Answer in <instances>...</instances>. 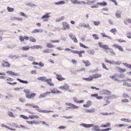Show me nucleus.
Segmentation results:
<instances>
[{
	"mask_svg": "<svg viewBox=\"0 0 131 131\" xmlns=\"http://www.w3.org/2000/svg\"><path fill=\"white\" fill-rule=\"evenodd\" d=\"M77 99L76 97H74L73 100V101H74L76 103H83L84 101L83 100H80L79 101H77L76 100H77Z\"/></svg>",
	"mask_w": 131,
	"mask_h": 131,
	"instance_id": "aec40b11",
	"label": "nucleus"
},
{
	"mask_svg": "<svg viewBox=\"0 0 131 131\" xmlns=\"http://www.w3.org/2000/svg\"><path fill=\"white\" fill-rule=\"evenodd\" d=\"M56 79L59 81H62L64 80L65 79L62 77V76L61 74H56Z\"/></svg>",
	"mask_w": 131,
	"mask_h": 131,
	"instance_id": "423d86ee",
	"label": "nucleus"
},
{
	"mask_svg": "<svg viewBox=\"0 0 131 131\" xmlns=\"http://www.w3.org/2000/svg\"><path fill=\"white\" fill-rule=\"evenodd\" d=\"M110 32L113 33L114 34L116 35L117 32V31L115 28H114L111 30Z\"/></svg>",
	"mask_w": 131,
	"mask_h": 131,
	"instance_id": "f704fd0d",
	"label": "nucleus"
},
{
	"mask_svg": "<svg viewBox=\"0 0 131 131\" xmlns=\"http://www.w3.org/2000/svg\"><path fill=\"white\" fill-rule=\"evenodd\" d=\"M28 60L30 61H33L35 60V59L32 56H30L28 57Z\"/></svg>",
	"mask_w": 131,
	"mask_h": 131,
	"instance_id": "c85d7f7f",
	"label": "nucleus"
},
{
	"mask_svg": "<svg viewBox=\"0 0 131 131\" xmlns=\"http://www.w3.org/2000/svg\"><path fill=\"white\" fill-rule=\"evenodd\" d=\"M20 116L23 119H26V120H28L29 118V117H28L26 115H20Z\"/></svg>",
	"mask_w": 131,
	"mask_h": 131,
	"instance_id": "2f4dec72",
	"label": "nucleus"
},
{
	"mask_svg": "<svg viewBox=\"0 0 131 131\" xmlns=\"http://www.w3.org/2000/svg\"><path fill=\"white\" fill-rule=\"evenodd\" d=\"M43 31V30L42 29H35L34 30L32 31V32L33 33H36L41 32Z\"/></svg>",
	"mask_w": 131,
	"mask_h": 131,
	"instance_id": "4468645a",
	"label": "nucleus"
},
{
	"mask_svg": "<svg viewBox=\"0 0 131 131\" xmlns=\"http://www.w3.org/2000/svg\"><path fill=\"white\" fill-rule=\"evenodd\" d=\"M93 24L95 26H97L99 25L100 23V22L99 21H92Z\"/></svg>",
	"mask_w": 131,
	"mask_h": 131,
	"instance_id": "37998d69",
	"label": "nucleus"
},
{
	"mask_svg": "<svg viewBox=\"0 0 131 131\" xmlns=\"http://www.w3.org/2000/svg\"><path fill=\"white\" fill-rule=\"evenodd\" d=\"M101 34L102 36V37H106L108 39H112V38L111 37L108 36H106L103 33H102Z\"/></svg>",
	"mask_w": 131,
	"mask_h": 131,
	"instance_id": "603ef678",
	"label": "nucleus"
},
{
	"mask_svg": "<svg viewBox=\"0 0 131 131\" xmlns=\"http://www.w3.org/2000/svg\"><path fill=\"white\" fill-rule=\"evenodd\" d=\"M51 51V50L49 49H47L44 50L43 52L46 53H49Z\"/></svg>",
	"mask_w": 131,
	"mask_h": 131,
	"instance_id": "09e8293b",
	"label": "nucleus"
},
{
	"mask_svg": "<svg viewBox=\"0 0 131 131\" xmlns=\"http://www.w3.org/2000/svg\"><path fill=\"white\" fill-rule=\"evenodd\" d=\"M91 102L90 101H88L86 104H84L83 106L84 107H90L91 105Z\"/></svg>",
	"mask_w": 131,
	"mask_h": 131,
	"instance_id": "6ab92c4d",
	"label": "nucleus"
},
{
	"mask_svg": "<svg viewBox=\"0 0 131 131\" xmlns=\"http://www.w3.org/2000/svg\"><path fill=\"white\" fill-rule=\"evenodd\" d=\"M91 125L92 126H91V127H92V130L93 131H99V127L98 126L94 125L93 124H92Z\"/></svg>",
	"mask_w": 131,
	"mask_h": 131,
	"instance_id": "20e7f679",
	"label": "nucleus"
},
{
	"mask_svg": "<svg viewBox=\"0 0 131 131\" xmlns=\"http://www.w3.org/2000/svg\"><path fill=\"white\" fill-rule=\"evenodd\" d=\"M125 77V75L124 74H119L118 75V76H117V77H119L121 78H123L124 77Z\"/></svg>",
	"mask_w": 131,
	"mask_h": 131,
	"instance_id": "338daca9",
	"label": "nucleus"
},
{
	"mask_svg": "<svg viewBox=\"0 0 131 131\" xmlns=\"http://www.w3.org/2000/svg\"><path fill=\"white\" fill-rule=\"evenodd\" d=\"M98 5V4H94L91 6V7L93 8H97L99 7V6Z\"/></svg>",
	"mask_w": 131,
	"mask_h": 131,
	"instance_id": "8fccbe9b",
	"label": "nucleus"
},
{
	"mask_svg": "<svg viewBox=\"0 0 131 131\" xmlns=\"http://www.w3.org/2000/svg\"><path fill=\"white\" fill-rule=\"evenodd\" d=\"M19 14L21 16L24 17H27V16L26 14H25L23 13V12H20L19 13Z\"/></svg>",
	"mask_w": 131,
	"mask_h": 131,
	"instance_id": "e2e57ef3",
	"label": "nucleus"
},
{
	"mask_svg": "<svg viewBox=\"0 0 131 131\" xmlns=\"http://www.w3.org/2000/svg\"><path fill=\"white\" fill-rule=\"evenodd\" d=\"M7 9L8 11L10 12H13L14 10V8H10L8 6L7 7Z\"/></svg>",
	"mask_w": 131,
	"mask_h": 131,
	"instance_id": "72a5a7b5",
	"label": "nucleus"
},
{
	"mask_svg": "<svg viewBox=\"0 0 131 131\" xmlns=\"http://www.w3.org/2000/svg\"><path fill=\"white\" fill-rule=\"evenodd\" d=\"M19 39L21 42H23L24 40V37H23L21 36H19Z\"/></svg>",
	"mask_w": 131,
	"mask_h": 131,
	"instance_id": "6e6d98bb",
	"label": "nucleus"
},
{
	"mask_svg": "<svg viewBox=\"0 0 131 131\" xmlns=\"http://www.w3.org/2000/svg\"><path fill=\"white\" fill-rule=\"evenodd\" d=\"M37 79L42 81H46L47 82L48 80L47 78L44 77H39L37 78Z\"/></svg>",
	"mask_w": 131,
	"mask_h": 131,
	"instance_id": "2eb2a0df",
	"label": "nucleus"
},
{
	"mask_svg": "<svg viewBox=\"0 0 131 131\" xmlns=\"http://www.w3.org/2000/svg\"><path fill=\"white\" fill-rule=\"evenodd\" d=\"M33 105V104H32L28 103L26 104L25 105V106H27L32 107Z\"/></svg>",
	"mask_w": 131,
	"mask_h": 131,
	"instance_id": "052dcab7",
	"label": "nucleus"
},
{
	"mask_svg": "<svg viewBox=\"0 0 131 131\" xmlns=\"http://www.w3.org/2000/svg\"><path fill=\"white\" fill-rule=\"evenodd\" d=\"M56 91V89L54 88L52 90H51V92H50V93H51L52 94H55Z\"/></svg>",
	"mask_w": 131,
	"mask_h": 131,
	"instance_id": "13d9d810",
	"label": "nucleus"
},
{
	"mask_svg": "<svg viewBox=\"0 0 131 131\" xmlns=\"http://www.w3.org/2000/svg\"><path fill=\"white\" fill-rule=\"evenodd\" d=\"M64 17L62 16L61 17H60V18H59L57 19L56 20V22L59 21L61 20H63L64 19Z\"/></svg>",
	"mask_w": 131,
	"mask_h": 131,
	"instance_id": "c03bdc74",
	"label": "nucleus"
},
{
	"mask_svg": "<svg viewBox=\"0 0 131 131\" xmlns=\"http://www.w3.org/2000/svg\"><path fill=\"white\" fill-rule=\"evenodd\" d=\"M50 94V92H46L43 93L44 96H45V98L46 97L47 95H49Z\"/></svg>",
	"mask_w": 131,
	"mask_h": 131,
	"instance_id": "bf43d9fd",
	"label": "nucleus"
},
{
	"mask_svg": "<svg viewBox=\"0 0 131 131\" xmlns=\"http://www.w3.org/2000/svg\"><path fill=\"white\" fill-rule=\"evenodd\" d=\"M6 73L8 74H10L11 75H13L14 72L11 71H6Z\"/></svg>",
	"mask_w": 131,
	"mask_h": 131,
	"instance_id": "864d4df0",
	"label": "nucleus"
},
{
	"mask_svg": "<svg viewBox=\"0 0 131 131\" xmlns=\"http://www.w3.org/2000/svg\"><path fill=\"white\" fill-rule=\"evenodd\" d=\"M65 2L63 1H59L57 2H55L54 4L56 5H62L64 4Z\"/></svg>",
	"mask_w": 131,
	"mask_h": 131,
	"instance_id": "a211bd4d",
	"label": "nucleus"
},
{
	"mask_svg": "<svg viewBox=\"0 0 131 131\" xmlns=\"http://www.w3.org/2000/svg\"><path fill=\"white\" fill-rule=\"evenodd\" d=\"M101 74H96L93 75V76H92L93 78H98L99 77H101Z\"/></svg>",
	"mask_w": 131,
	"mask_h": 131,
	"instance_id": "c756f323",
	"label": "nucleus"
},
{
	"mask_svg": "<svg viewBox=\"0 0 131 131\" xmlns=\"http://www.w3.org/2000/svg\"><path fill=\"white\" fill-rule=\"evenodd\" d=\"M24 92L26 94H29L30 93L29 90L28 89H26L24 90Z\"/></svg>",
	"mask_w": 131,
	"mask_h": 131,
	"instance_id": "69168bd1",
	"label": "nucleus"
},
{
	"mask_svg": "<svg viewBox=\"0 0 131 131\" xmlns=\"http://www.w3.org/2000/svg\"><path fill=\"white\" fill-rule=\"evenodd\" d=\"M32 107L33 108H36V110L38 112H39V111L40 110V109L39 108V107L37 105H33Z\"/></svg>",
	"mask_w": 131,
	"mask_h": 131,
	"instance_id": "473e14b6",
	"label": "nucleus"
},
{
	"mask_svg": "<svg viewBox=\"0 0 131 131\" xmlns=\"http://www.w3.org/2000/svg\"><path fill=\"white\" fill-rule=\"evenodd\" d=\"M85 52V51L84 50H81L79 51L78 52V53L77 54H78L79 56L80 57H82V55L81 54L82 53H84Z\"/></svg>",
	"mask_w": 131,
	"mask_h": 131,
	"instance_id": "7c9ffc66",
	"label": "nucleus"
},
{
	"mask_svg": "<svg viewBox=\"0 0 131 131\" xmlns=\"http://www.w3.org/2000/svg\"><path fill=\"white\" fill-rule=\"evenodd\" d=\"M121 121H123L126 122L128 123H131V120L129 119H128L122 118Z\"/></svg>",
	"mask_w": 131,
	"mask_h": 131,
	"instance_id": "c9c22d12",
	"label": "nucleus"
},
{
	"mask_svg": "<svg viewBox=\"0 0 131 131\" xmlns=\"http://www.w3.org/2000/svg\"><path fill=\"white\" fill-rule=\"evenodd\" d=\"M98 44L100 47L105 49V50H104V51L108 53V50L113 55H116L115 53L113 52V50L111 48H108L107 45H103L102 43L101 42H99Z\"/></svg>",
	"mask_w": 131,
	"mask_h": 131,
	"instance_id": "f257e3e1",
	"label": "nucleus"
},
{
	"mask_svg": "<svg viewBox=\"0 0 131 131\" xmlns=\"http://www.w3.org/2000/svg\"><path fill=\"white\" fill-rule=\"evenodd\" d=\"M63 27V30H68L70 29V27L69 24L66 22H63L62 23Z\"/></svg>",
	"mask_w": 131,
	"mask_h": 131,
	"instance_id": "7ed1b4c3",
	"label": "nucleus"
},
{
	"mask_svg": "<svg viewBox=\"0 0 131 131\" xmlns=\"http://www.w3.org/2000/svg\"><path fill=\"white\" fill-rule=\"evenodd\" d=\"M7 114L10 117L15 118L16 117L15 115H14L12 112L10 111L7 112Z\"/></svg>",
	"mask_w": 131,
	"mask_h": 131,
	"instance_id": "5701e85b",
	"label": "nucleus"
},
{
	"mask_svg": "<svg viewBox=\"0 0 131 131\" xmlns=\"http://www.w3.org/2000/svg\"><path fill=\"white\" fill-rule=\"evenodd\" d=\"M69 108L70 109H76L78 108H79V107L72 104L71 106L69 107Z\"/></svg>",
	"mask_w": 131,
	"mask_h": 131,
	"instance_id": "393cba45",
	"label": "nucleus"
},
{
	"mask_svg": "<svg viewBox=\"0 0 131 131\" xmlns=\"http://www.w3.org/2000/svg\"><path fill=\"white\" fill-rule=\"evenodd\" d=\"M116 68H117L118 71L120 73L124 72L126 71V70L125 69L122 68L118 67H116Z\"/></svg>",
	"mask_w": 131,
	"mask_h": 131,
	"instance_id": "9b49d317",
	"label": "nucleus"
},
{
	"mask_svg": "<svg viewBox=\"0 0 131 131\" xmlns=\"http://www.w3.org/2000/svg\"><path fill=\"white\" fill-rule=\"evenodd\" d=\"M95 110L94 108H91L90 110H88L85 111V112L88 113H93L95 112Z\"/></svg>",
	"mask_w": 131,
	"mask_h": 131,
	"instance_id": "b1692460",
	"label": "nucleus"
},
{
	"mask_svg": "<svg viewBox=\"0 0 131 131\" xmlns=\"http://www.w3.org/2000/svg\"><path fill=\"white\" fill-rule=\"evenodd\" d=\"M91 125L92 124H86L84 123H82L80 124V125L86 128H89L91 127V126H92Z\"/></svg>",
	"mask_w": 131,
	"mask_h": 131,
	"instance_id": "f8f14e48",
	"label": "nucleus"
},
{
	"mask_svg": "<svg viewBox=\"0 0 131 131\" xmlns=\"http://www.w3.org/2000/svg\"><path fill=\"white\" fill-rule=\"evenodd\" d=\"M46 46L48 48H51L53 47V46L52 44L50 43H47L46 44Z\"/></svg>",
	"mask_w": 131,
	"mask_h": 131,
	"instance_id": "79ce46f5",
	"label": "nucleus"
},
{
	"mask_svg": "<svg viewBox=\"0 0 131 131\" xmlns=\"http://www.w3.org/2000/svg\"><path fill=\"white\" fill-rule=\"evenodd\" d=\"M122 64L124 66L131 69V64H128L126 63H123Z\"/></svg>",
	"mask_w": 131,
	"mask_h": 131,
	"instance_id": "cd10ccee",
	"label": "nucleus"
},
{
	"mask_svg": "<svg viewBox=\"0 0 131 131\" xmlns=\"http://www.w3.org/2000/svg\"><path fill=\"white\" fill-rule=\"evenodd\" d=\"M69 37L74 41L75 43H77L78 41L76 38L71 33H70L69 35Z\"/></svg>",
	"mask_w": 131,
	"mask_h": 131,
	"instance_id": "39448f33",
	"label": "nucleus"
},
{
	"mask_svg": "<svg viewBox=\"0 0 131 131\" xmlns=\"http://www.w3.org/2000/svg\"><path fill=\"white\" fill-rule=\"evenodd\" d=\"M51 79L50 78L48 79L47 81V84L50 86H54V84L53 83L51 82Z\"/></svg>",
	"mask_w": 131,
	"mask_h": 131,
	"instance_id": "f3484780",
	"label": "nucleus"
},
{
	"mask_svg": "<svg viewBox=\"0 0 131 131\" xmlns=\"http://www.w3.org/2000/svg\"><path fill=\"white\" fill-rule=\"evenodd\" d=\"M83 80L86 81H92L93 79V77L92 76H90L89 77L87 78H83Z\"/></svg>",
	"mask_w": 131,
	"mask_h": 131,
	"instance_id": "412c9836",
	"label": "nucleus"
},
{
	"mask_svg": "<svg viewBox=\"0 0 131 131\" xmlns=\"http://www.w3.org/2000/svg\"><path fill=\"white\" fill-rule=\"evenodd\" d=\"M97 4L100 6H105L107 4L104 1H103L102 2H98Z\"/></svg>",
	"mask_w": 131,
	"mask_h": 131,
	"instance_id": "bb28decb",
	"label": "nucleus"
},
{
	"mask_svg": "<svg viewBox=\"0 0 131 131\" xmlns=\"http://www.w3.org/2000/svg\"><path fill=\"white\" fill-rule=\"evenodd\" d=\"M64 89L66 90H67L69 89V85L66 84H65L63 86Z\"/></svg>",
	"mask_w": 131,
	"mask_h": 131,
	"instance_id": "e433bc0d",
	"label": "nucleus"
},
{
	"mask_svg": "<svg viewBox=\"0 0 131 131\" xmlns=\"http://www.w3.org/2000/svg\"><path fill=\"white\" fill-rule=\"evenodd\" d=\"M115 15L116 17L118 18H121V14L119 13V11H117Z\"/></svg>",
	"mask_w": 131,
	"mask_h": 131,
	"instance_id": "58836bf2",
	"label": "nucleus"
},
{
	"mask_svg": "<svg viewBox=\"0 0 131 131\" xmlns=\"http://www.w3.org/2000/svg\"><path fill=\"white\" fill-rule=\"evenodd\" d=\"M127 37L129 39H131V32L129 31L127 34Z\"/></svg>",
	"mask_w": 131,
	"mask_h": 131,
	"instance_id": "de8ad7c7",
	"label": "nucleus"
},
{
	"mask_svg": "<svg viewBox=\"0 0 131 131\" xmlns=\"http://www.w3.org/2000/svg\"><path fill=\"white\" fill-rule=\"evenodd\" d=\"M66 128V127L63 126H61L58 127V129H63L64 128Z\"/></svg>",
	"mask_w": 131,
	"mask_h": 131,
	"instance_id": "774afa93",
	"label": "nucleus"
},
{
	"mask_svg": "<svg viewBox=\"0 0 131 131\" xmlns=\"http://www.w3.org/2000/svg\"><path fill=\"white\" fill-rule=\"evenodd\" d=\"M115 126L116 127H121L123 126H126V125L124 124H116L115 125Z\"/></svg>",
	"mask_w": 131,
	"mask_h": 131,
	"instance_id": "a18cd8bd",
	"label": "nucleus"
},
{
	"mask_svg": "<svg viewBox=\"0 0 131 131\" xmlns=\"http://www.w3.org/2000/svg\"><path fill=\"white\" fill-rule=\"evenodd\" d=\"M50 14V13H47L41 17V19H43L45 21H46V18H48L50 17L49 15Z\"/></svg>",
	"mask_w": 131,
	"mask_h": 131,
	"instance_id": "0eeeda50",
	"label": "nucleus"
},
{
	"mask_svg": "<svg viewBox=\"0 0 131 131\" xmlns=\"http://www.w3.org/2000/svg\"><path fill=\"white\" fill-rule=\"evenodd\" d=\"M123 96L125 98L129 97V96L128 95L127 93H124L123 94Z\"/></svg>",
	"mask_w": 131,
	"mask_h": 131,
	"instance_id": "0e129e2a",
	"label": "nucleus"
},
{
	"mask_svg": "<svg viewBox=\"0 0 131 131\" xmlns=\"http://www.w3.org/2000/svg\"><path fill=\"white\" fill-rule=\"evenodd\" d=\"M10 64L9 62L4 60L3 61V63L2 64V65L3 67L4 68H9Z\"/></svg>",
	"mask_w": 131,
	"mask_h": 131,
	"instance_id": "f03ea898",
	"label": "nucleus"
},
{
	"mask_svg": "<svg viewBox=\"0 0 131 131\" xmlns=\"http://www.w3.org/2000/svg\"><path fill=\"white\" fill-rule=\"evenodd\" d=\"M1 126L2 127H5L6 128H7L8 129L10 130H13V131H15L16 130V129L14 128H10L9 127L6 126V125H5L4 124H1Z\"/></svg>",
	"mask_w": 131,
	"mask_h": 131,
	"instance_id": "ddd939ff",
	"label": "nucleus"
},
{
	"mask_svg": "<svg viewBox=\"0 0 131 131\" xmlns=\"http://www.w3.org/2000/svg\"><path fill=\"white\" fill-rule=\"evenodd\" d=\"M30 96L31 97V99H32L34 98L36 95V94L35 93H32L30 94Z\"/></svg>",
	"mask_w": 131,
	"mask_h": 131,
	"instance_id": "680f3d73",
	"label": "nucleus"
},
{
	"mask_svg": "<svg viewBox=\"0 0 131 131\" xmlns=\"http://www.w3.org/2000/svg\"><path fill=\"white\" fill-rule=\"evenodd\" d=\"M9 126L13 127H15L17 128V125L15 124L14 123H13L12 124H9Z\"/></svg>",
	"mask_w": 131,
	"mask_h": 131,
	"instance_id": "a19ab883",
	"label": "nucleus"
},
{
	"mask_svg": "<svg viewBox=\"0 0 131 131\" xmlns=\"http://www.w3.org/2000/svg\"><path fill=\"white\" fill-rule=\"evenodd\" d=\"M112 46L114 47L115 48H117L121 51H124V50L122 47L119 45L115 44L113 45Z\"/></svg>",
	"mask_w": 131,
	"mask_h": 131,
	"instance_id": "6e6552de",
	"label": "nucleus"
},
{
	"mask_svg": "<svg viewBox=\"0 0 131 131\" xmlns=\"http://www.w3.org/2000/svg\"><path fill=\"white\" fill-rule=\"evenodd\" d=\"M95 3V1L93 0L92 1H88L86 3L87 4H93Z\"/></svg>",
	"mask_w": 131,
	"mask_h": 131,
	"instance_id": "49530a36",
	"label": "nucleus"
},
{
	"mask_svg": "<svg viewBox=\"0 0 131 131\" xmlns=\"http://www.w3.org/2000/svg\"><path fill=\"white\" fill-rule=\"evenodd\" d=\"M79 45L81 47H83L85 48H88V47L85 46V45H83L81 43H80Z\"/></svg>",
	"mask_w": 131,
	"mask_h": 131,
	"instance_id": "3c124183",
	"label": "nucleus"
},
{
	"mask_svg": "<svg viewBox=\"0 0 131 131\" xmlns=\"http://www.w3.org/2000/svg\"><path fill=\"white\" fill-rule=\"evenodd\" d=\"M9 57H10L12 59H16L17 58H18L20 57L18 56L11 55L9 56Z\"/></svg>",
	"mask_w": 131,
	"mask_h": 131,
	"instance_id": "4c0bfd02",
	"label": "nucleus"
},
{
	"mask_svg": "<svg viewBox=\"0 0 131 131\" xmlns=\"http://www.w3.org/2000/svg\"><path fill=\"white\" fill-rule=\"evenodd\" d=\"M30 48L32 49H42V47L40 45H35L34 46H32L30 47Z\"/></svg>",
	"mask_w": 131,
	"mask_h": 131,
	"instance_id": "9d476101",
	"label": "nucleus"
},
{
	"mask_svg": "<svg viewBox=\"0 0 131 131\" xmlns=\"http://www.w3.org/2000/svg\"><path fill=\"white\" fill-rule=\"evenodd\" d=\"M30 47L29 46H23L20 48V49L26 51L29 50Z\"/></svg>",
	"mask_w": 131,
	"mask_h": 131,
	"instance_id": "dca6fc26",
	"label": "nucleus"
},
{
	"mask_svg": "<svg viewBox=\"0 0 131 131\" xmlns=\"http://www.w3.org/2000/svg\"><path fill=\"white\" fill-rule=\"evenodd\" d=\"M123 85H125L127 86L128 87H130L131 86V85L129 84L126 82H124Z\"/></svg>",
	"mask_w": 131,
	"mask_h": 131,
	"instance_id": "4d7b16f0",
	"label": "nucleus"
},
{
	"mask_svg": "<svg viewBox=\"0 0 131 131\" xmlns=\"http://www.w3.org/2000/svg\"><path fill=\"white\" fill-rule=\"evenodd\" d=\"M82 62L85 64V66L86 67H88L91 64L89 61L88 60L85 61L83 60Z\"/></svg>",
	"mask_w": 131,
	"mask_h": 131,
	"instance_id": "1a4fd4ad",
	"label": "nucleus"
},
{
	"mask_svg": "<svg viewBox=\"0 0 131 131\" xmlns=\"http://www.w3.org/2000/svg\"><path fill=\"white\" fill-rule=\"evenodd\" d=\"M29 41L31 42H36V39L34 38L30 37L29 38Z\"/></svg>",
	"mask_w": 131,
	"mask_h": 131,
	"instance_id": "ea45409f",
	"label": "nucleus"
},
{
	"mask_svg": "<svg viewBox=\"0 0 131 131\" xmlns=\"http://www.w3.org/2000/svg\"><path fill=\"white\" fill-rule=\"evenodd\" d=\"M92 36L96 40H98L99 39L98 35L97 34H93L92 35Z\"/></svg>",
	"mask_w": 131,
	"mask_h": 131,
	"instance_id": "5fc2aeb1",
	"label": "nucleus"
},
{
	"mask_svg": "<svg viewBox=\"0 0 131 131\" xmlns=\"http://www.w3.org/2000/svg\"><path fill=\"white\" fill-rule=\"evenodd\" d=\"M29 117L30 119H32L34 118L38 119L39 118V117L37 115H29Z\"/></svg>",
	"mask_w": 131,
	"mask_h": 131,
	"instance_id": "4be33fe9",
	"label": "nucleus"
},
{
	"mask_svg": "<svg viewBox=\"0 0 131 131\" xmlns=\"http://www.w3.org/2000/svg\"><path fill=\"white\" fill-rule=\"evenodd\" d=\"M17 80L18 81H19L21 83H23L27 84L28 83V82L27 81H24V80H22L20 79H19V78L17 79Z\"/></svg>",
	"mask_w": 131,
	"mask_h": 131,
	"instance_id": "a878e982",
	"label": "nucleus"
}]
</instances>
